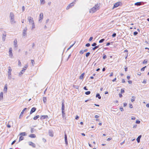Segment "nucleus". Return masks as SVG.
<instances>
[{"instance_id": "obj_1", "label": "nucleus", "mask_w": 149, "mask_h": 149, "mask_svg": "<svg viewBox=\"0 0 149 149\" xmlns=\"http://www.w3.org/2000/svg\"><path fill=\"white\" fill-rule=\"evenodd\" d=\"M99 6L98 4H96L95 6L93 7L90 10V12L93 13L95 12L96 10L99 9Z\"/></svg>"}, {"instance_id": "obj_2", "label": "nucleus", "mask_w": 149, "mask_h": 149, "mask_svg": "<svg viewBox=\"0 0 149 149\" xmlns=\"http://www.w3.org/2000/svg\"><path fill=\"white\" fill-rule=\"evenodd\" d=\"M10 22L12 23H15L14 19V15L13 13L11 12L10 13Z\"/></svg>"}, {"instance_id": "obj_3", "label": "nucleus", "mask_w": 149, "mask_h": 149, "mask_svg": "<svg viewBox=\"0 0 149 149\" xmlns=\"http://www.w3.org/2000/svg\"><path fill=\"white\" fill-rule=\"evenodd\" d=\"M12 71V69H11V68L10 67H8V78L10 79L11 78V72Z\"/></svg>"}, {"instance_id": "obj_4", "label": "nucleus", "mask_w": 149, "mask_h": 149, "mask_svg": "<svg viewBox=\"0 0 149 149\" xmlns=\"http://www.w3.org/2000/svg\"><path fill=\"white\" fill-rule=\"evenodd\" d=\"M28 19L30 23H31V24L34 23V21L33 20V18L32 17H29L28 18Z\"/></svg>"}, {"instance_id": "obj_5", "label": "nucleus", "mask_w": 149, "mask_h": 149, "mask_svg": "<svg viewBox=\"0 0 149 149\" xmlns=\"http://www.w3.org/2000/svg\"><path fill=\"white\" fill-rule=\"evenodd\" d=\"M9 56L10 58H12L13 56L12 54V49L11 47L10 48L9 51Z\"/></svg>"}, {"instance_id": "obj_6", "label": "nucleus", "mask_w": 149, "mask_h": 149, "mask_svg": "<svg viewBox=\"0 0 149 149\" xmlns=\"http://www.w3.org/2000/svg\"><path fill=\"white\" fill-rule=\"evenodd\" d=\"M65 101L64 100H63L62 101V111H65V105H64Z\"/></svg>"}, {"instance_id": "obj_7", "label": "nucleus", "mask_w": 149, "mask_h": 149, "mask_svg": "<svg viewBox=\"0 0 149 149\" xmlns=\"http://www.w3.org/2000/svg\"><path fill=\"white\" fill-rule=\"evenodd\" d=\"M75 3L74 2H73L70 4H69L67 7L66 9L68 10L71 7H72L74 6V5Z\"/></svg>"}, {"instance_id": "obj_8", "label": "nucleus", "mask_w": 149, "mask_h": 149, "mask_svg": "<svg viewBox=\"0 0 149 149\" xmlns=\"http://www.w3.org/2000/svg\"><path fill=\"white\" fill-rule=\"evenodd\" d=\"M64 138H65V144L66 146H67L68 144V140H67V134L65 133V134Z\"/></svg>"}, {"instance_id": "obj_9", "label": "nucleus", "mask_w": 149, "mask_h": 149, "mask_svg": "<svg viewBox=\"0 0 149 149\" xmlns=\"http://www.w3.org/2000/svg\"><path fill=\"white\" fill-rule=\"evenodd\" d=\"M43 17V13H41L40 15V16L39 19V22H41L42 20V19Z\"/></svg>"}, {"instance_id": "obj_10", "label": "nucleus", "mask_w": 149, "mask_h": 149, "mask_svg": "<svg viewBox=\"0 0 149 149\" xmlns=\"http://www.w3.org/2000/svg\"><path fill=\"white\" fill-rule=\"evenodd\" d=\"M40 118L41 120H44L45 119L48 118V117L47 115H42L40 116Z\"/></svg>"}, {"instance_id": "obj_11", "label": "nucleus", "mask_w": 149, "mask_h": 149, "mask_svg": "<svg viewBox=\"0 0 149 149\" xmlns=\"http://www.w3.org/2000/svg\"><path fill=\"white\" fill-rule=\"evenodd\" d=\"M29 144V145L31 146L33 148L36 147V145L35 143H33L32 142L29 141L28 142Z\"/></svg>"}, {"instance_id": "obj_12", "label": "nucleus", "mask_w": 149, "mask_h": 149, "mask_svg": "<svg viewBox=\"0 0 149 149\" xmlns=\"http://www.w3.org/2000/svg\"><path fill=\"white\" fill-rule=\"evenodd\" d=\"M27 31V28L26 27L25 28V29H24L23 30V35L24 36L26 35V32Z\"/></svg>"}, {"instance_id": "obj_13", "label": "nucleus", "mask_w": 149, "mask_h": 149, "mask_svg": "<svg viewBox=\"0 0 149 149\" xmlns=\"http://www.w3.org/2000/svg\"><path fill=\"white\" fill-rule=\"evenodd\" d=\"M36 108L35 107H33L32 108L30 111V114H32L36 110Z\"/></svg>"}, {"instance_id": "obj_14", "label": "nucleus", "mask_w": 149, "mask_h": 149, "mask_svg": "<svg viewBox=\"0 0 149 149\" xmlns=\"http://www.w3.org/2000/svg\"><path fill=\"white\" fill-rule=\"evenodd\" d=\"M14 45L15 47H17V40L16 39H15L14 41Z\"/></svg>"}, {"instance_id": "obj_15", "label": "nucleus", "mask_w": 149, "mask_h": 149, "mask_svg": "<svg viewBox=\"0 0 149 149\" xmlns=\"http://www.w3.org/2000/svg\"><path fill=\"white\" fill-rule=\"evenodd\" d=\"M27 109L26 108H24L22 111L20 115L19 118H20L21 117H22L24 111Z\"/></svg>"}, {"instance_id": "obj_16", "label": "nucleus", "mask_w": 149, "mask_h": 149, "mask_svg": "<svg viewBox=\"0 0 149 149\" xmlns=\"http://www.w3.org/2000/svg\"><path fill=\"white\" fill-rule=\"evenodd\" d=\"M121 3L120 2H118L115 3L113 6V8H116L118 7V6L120 5L121 4Z\"/></svg>"}, {"instance_id": "obj_17", "label": "nucleus", "mask_w": 149, "mask_h": 149, "mask_svg": "<svg viewBox=\"0 0 149 149\" xmlns=\"http://www.w3.org/2000/svg\"><path fill=\"white\" fill-rule=\"evenodd\" d=\"M49 136L53 137V131L51 130H49Z\"/></svg>"}, {"instance_id": "obj_18", "label": "nucleus", "mask_w": 149, "mask_h": 149, "mask_svg": "<svg viewBox=\"0 0 149 149\" xmlns=\"http://www.w3.org/2000/svg\"><path fill=\"white\" fill-rule=\"evenodd\" d=\"M141 136H142L141 135H140L139 136H138V137L137 138L136 140V141H137L138 143H139L140 142V140L141 138Z\"/></svg>"}, {"instance_id": "obj_19", "label": "nucleus", "mask_w": 149, "mask_h": 149, "mask_svg": "<svg viewBox=\"0 0 149 149\" xmlns=\"http://www.w3.org/2000/svg\"><path fill=\"white\" fill-rule=\"evenodd\" d=\"M29 137L31 138H35L36 137V135L34 134H31L29 135Z\"/></svg>"}, {"instance_id": "obj_20", "label": "nucleus", "mask_w": 149, "mask_h": 149, "mask_svg": "<svg viewBox=\"0 0 149 149\" xmlns=\"http://www.w3.org/2000/svg\"><path fill=\"white\" fill-rule=\"evenodd\" d=\"M84 73H82L80 76L79 77V79H82L84 77Z\"/></svg>"}, {"instance_id": "obj_21", "label": "nucleus", "mask_w": 149, "mask_h": 149, "mask_svg": "<svg viewBox=\"0 0 149 149\" xmlns=\"http://www.w3.org/2000/svg\"><path fill=\"white\" fill-rule=\"evenodd\" d=\"M3 93L2 92H1L0 93V101L3 99Z\"/></svg>"}, {"instance_id": "obj_22", "label": "nucleus", "mask_w": 149, "mask_h": 149, "mask_svg": "<svg viewBox=\"0 0 149 149\" xmlns=\"http://www.w3.org/2000/svg\"><path fill=\"white\" fill-rule=\"evenodd\" d=\"M96 97H98L99 99H100L101 98V97L100 96V94L98 93H97L96 94Z\"/></svg>"}, {"instance_id": "obj_23", "label": "nucleus", "mask_w": 149, "mask_h": 149, "mask_svg": "<svg viewBox=\"0 0 149 149\" xmlns=\"http://www.w3.org/2000/svg\"><path fill=\"white\" fill-rule=\"evenodd\" d=\"M7 84H6L5 85L4 88V91L5 92H6L7 91Z\"/></svg>"}, {"instance_id": "obj_24", "label": "nucleus", "mask_w": 149, "mask_h": 149, "mask_svg": "<svg viewBox=\"0 0 149 149\" xmlns=\"http://www.w3.org/2000/svg\"><path fill=\"white\" fill-rule=\"evenodd\" d=\"M62 117L64 118L65 117V111H62Z\"/></svg>"}, {"instance_id": "obj_25", "label": "nucleus", "mask_w": 149, "mask_h": 149, "mask_svg": "<svg viewBox=\"0 0 149 149\" xmlns=\"http://www.w3.org/2000/svg\"><path fill=\"white\" fill-rule=\"evenodd\" d=\"M99 45H98L97 46H95L94 47H93L92 48V50H93V51H94L96 49H97L98 48H99Z\"/></svg>"}, {"instance_id": "obj_26", "label": "nucleus", "mask_w": 149, "mask_h": 149, "mask_svg": "<svg viewBox=\"0 0 149 149\" xmlns=\"http://www.w3.org/2000/svg\"><path fill=\"white\" fill-rule=\"evenodd\" d=\"M43 102L44 103H45L46 102L47 100V99L46 97H43Z\"/></svg>"}, {"instance_id": "obj_27", "label": "nucleus", "mask_w": 149, "mask_h": 149, "mask_svg": "<svg viewBox=\"0 0 149 149\" xmlns=\"http://www.w3.org/2000/svg\"><path fill=\"white\" fill-rule=\"evenodd\" d=\"M19 135L22 136H25L26 135V133L25 132H22Z\"/></svg>"}, {"instance_id": "obj_28", "label": "nucleus", "mask_w": 149, "mask_h": 149, "mask_svg": "<svg viewBox=\"0 0 149 149\" xmlns=\"http://www.w3.org/2000/svg\"><path fill=\"white\" fill-rule=\"evenodd\" d=\"M24 139V137H23L22 136H20V137H19V142L20 141H21L23 140Z\"/></svg>"}, {"instance_id": "obj_29", "label": "nucleus", "mask_w": 149, "mask_h": 149, "mask_svg": "<svg viewBox=\"0 0 149 149\" xmlns=\"http://www.w3.org/2000/svg\"><path fill=\"white\" fill-rule=\"evenodd\" d=\"M39 117V115H37L36 116H35L33 118V119L34 120H36Z\"/></svg>"}, {"instance_id": "obj_30", "label": "nucleus", "mask_w": 149, "mask_h": 149, "mask_svg": "<svg viewBox=\"0 0 149 149\" xmlns=\"http://www.w3.org/2000/svg\"><path fill=\"white\" fill-rule=\"evenodd\" d=\"M75 42H74V43H73V44L72 45H70L68 49H67V50H69V49H70L72 47H73V46L74 45V44H75Z\"/></svg>"}, {"instance_id": "obj_31", "label": "nucleus", "mask_w": 149, "mask_h": 149, "mask_svg": "<svg viewBox=\"0 0 149 149\" xmlns=\"http://www.w3.org/2000/svg\"><path fill=\"white\" fill-rule=\"evenodd\" d=\"M132 97L133 98L131 99V101L132 102H133L134 101L135 97L134 96H132Z\"/></svg>"}, {"instance_id": "obj_32", "label": "nucleus", "mask_w": 149, "mask_h": 149, "mask_svg": "<svg viewBox=\"0 0 149 149\" xmlns=\"http://www.w3.org/2000/svg\"><path fill=\"white\" fill-rule=\"evenodd\" d=\"M73 87L74 88L77 89H78V88H79V86L78 85H73Z\"/></svg>"}, {"instance_id": "obj_33", "label": "nucleus", "mask_w": 149, "mask_h": 149, "mask_svg": "<svg viewBox=\"0 0 149 149\" xmlns=\"http://www.w3.org/2000/svg\"><path fill=\"white\" fill-rule=\"evenodd\" d=\"M134 4L135 6H140L141 4V2H137L135 3Z\"/></svg>"}, {"instance_id": "obj_34", "label": "nucleus", "mask_w": 149, "mask_h": 149, "mask_svg": "<svg viewBox=\"0 0 149 149\" xmlns=\"http://www.w3.org/2000/svg\"><path fill=\"white\" fill-rule=\"evenodd\" d=\"M105 39L104 38L102 39L99 41V43H101L103 42L104 40Z\"/></svg>"}, {"instance_id": "obj_35", "label": "nucleus", "mask_w": 149, "mask_h": 149, "mask_svg": "<svg viewBox=\"0 0 149 149\" xmlns=\"http://www.w3.org/2000/svg\"><path fill=\"white\" fill-rule=\"evenodd\" d=\"M107 56L106 55L104 54H103V58L104 59H105L106 58Z\"/></svg>"}, {"instance_id": "obj_36", "label": "nucleus", "mask_w": 149, "mask_h": 149, "mask_svg": "<svg viewBox=\"0 0 149 149\" xmlns=\"http://www.w3.org/2000/svg\"><path fill=\"white\" fill-rule=\"evenodd\" d=\"M90 53L89 52H88L86 54V57H88L90 55Z\"/></svg>"}, {"instance_id": "obj_37", "label": "nucleus", "mask_w": 149, "mask_h": 149, "mask_svg": "<svg viewBox=\"0 0 149 149\" xmlns=\"http://www.w3.org/2000/svg\"><path fill=\"white\" fill-rule=\"evenodd\" d=\"M91 92L90 91H88L85 92V94L86 95H88L91 93Z\"/></svg>"}, {"instance_id": "obj_38", "label": "nucleus", "mask_w": 149, "mask_h": 149, "mask_svg": "<svg viewBox=\"0 0 149 149\" xmlns=\"http://www.w3.org/2000/svg\"><path fill=\"white\" fill-rule=\"evenodd\" d=\"M23 72L21 70V71L19 73V76L21 77L22 75V74L23 73Z\"/></svg>"}, {"instance_id": "obj_39", "label": "nucleus", "mask_w": 149, "mask_h": 149, "mask_svg": "<svg viewBox=\"0 0 149 149\" xmlns=\"http://www.w3.org/2000/svg\"><path fill=\"white\" fill-rule=\"evenodd\" d=\"M6 35L5 34H3V40L4 41L5 40V37H6Z\"/></svg>"}, {"instance_id": "obj_40", "label": "nucleus", "mask_w": 149, "mask_h": 149, "mask_svg": "<svg viewBox=\"0 0 149 149\" xmlns=\"http://www.w3.org/2000/svg\"><path fill=\"white\" fill-rule=\"evenodd\" d=\"M146 66H145L142 68L141 70V71H143L144 70L145 68H146Z\"/></svg>"}, {"instance_id": "obj_41", "label": "nucleus", "mask_w": 149, "mask_h": 149, "mask_svg": "<svg viewBox=\"0 0 149 149\" xmlns=\"http://www.w3.org/2000/svg\"><path fill=\"white\" fill-rule=\"evenodd\" d=\"M125 92V90H124V88H122L121 89V93H123Z\"/></svg>"}, {"instance_id": "obj_42", "label": "nucleus", "mask_w": 149, "mask_h": 149, "mask_svg": "<svg viewBox=\"0 0 149 149\" xmlns=\"http://www.w3.org/2000/svg\"><path fill=\"white\" fill-rule=\"evenodd\" d=\"M31 62L32 65L33 66H34V63H35V62H34V60H31Z\"/></svg>"}, {"instance_id": "obj_43", "label": "nucleus", "mask_w": 149, "mask_h": 149, "mask_svg": "<svg viewBox=\"0 0 149 149\" xmlns=\"http://www.w3.org/2000/svg\"><path fill=\"white\" fill-rule=\"evenodd\" d=\"M32 24V26L31 29H33L35 28V25L34 24V23H33Z\"/></svg>"}, {"instance_id": "obj_44", "label": "nucleus", "mask_w": 149, "mask_h": 149, "mask_svg": "<svg viewBox=\"0 0 149 149\" xmlns=\"http://www.w3.org/2000/svg\"><path fill=\"white\" fill-rule=\"evenodd\" d=\"M40 1L41 4H44L45 3V0H40Z\"/></svg>"}, {"instance_id": "obj_45", "label": "nucleus", "mask_w": 149, "mask_h": 149, "mask_svg": "<svg viewBox=\"0 0 149 149\" xmlns=\"http://www.w3.org/2000/svg\"><path fill=\"white\" fill-rule=\"evenodd\" d=\"M34 129L33 128H31V133H33L34 132Z\"/></svg>"}, {"instance_id": "obj_46", "label": "nucleus", "mask_w": 149, "mask_h": 149, "mask_svg": "<svg viewBox=\"0 0 149 149\" xmlns=\"http://www.w3.org/2000/svg\"><path fill=\"white\" fill-rule=\"evenodd\" d=\"M96 45L97 44L95 42H94L92 45H91L93 47H95L96 46Z\"/></svg>"}, {"instance_id": "obj_47", "label": "nucleus", "mask_w": 149, "mask_h": 149, "mask_svg": "<svg viewBox=\"0 0 149 149\" xmlns=\"http://www.w3.org/2000/svg\"><path fill=\"white\" fill-rule=\"evenodd\" d=\"M116 33H113V34L112 35V37H115L116 36Z\"/></svg>"}, {"instance_id": "obj_48", "label": "nucleus", "mask_w": 149, "mask_h": 149, "mask_svg": "<svg viewBox=\"0 0 149 149\" xmlns=\"http://www.w3.org/2000/svg\"><path fill=\"white\" fill-rule=\"evenodd\" d=\"M140 123V121L138 120H136V123L137 124H139Z\"/></svg>"}, {"instance_id": "obj_49", "label": "nucleus", "mask_w": 149, "mask_h": 149, "mask_svg": "<svg viewBox=\"0 0 149 149\" xmlns=\"http://www.w3.org/2000/svg\"><path fill=\"white\" fill-rule=\"evenodd\" d=\"M138 32L137 31H135L134 32V36H136L138 34Z\"/></svg>"}, {"instance_id": "obj_50", "label": "nucleus", "mask_w": 149, "mask_h": 149, "mask_svg": "<svg viewBox=\"0 0 149 149\" xmlns=\"http://www.w3.org/2000/svg\"><path fill=\"white\" fill-rule=\"evenodd\" d=\"M120 110L121 111H123L124 110L123 108L122 107H120Z\"/></svg>"}, {"instance_id": "obj_51", "label": "nucleus", "mask_w": 149, "mask_h": 149, "mask_svg": "<svg viewBox=\"0 0 149 149\" xmlns=\"http://www.w3.org/2000/svg\"><path fill=\"white\" fill-rule=\"evenodd\" d=\"M84 52V50H80L79 52V53L80 54H83V53Z\"/></svg>"}, {"instance_id": "obj_52", "label": "nucleus", "mask_w": 149, "mask_h": 149, "mask_svg": "<svg viewBox=\"0 0 149 149\" xmlns=\"http://www.w3.org/2000/svg\"><path fill=\"white\" fill-rule=\"evenodd\" d=\"M18 65L20 66H21V63L19 60H18Z\"/></svg>"}, {"instance_id": "obj_53", "label": "nucleus", "mask_w": 149, "mask_h": 149, "mask_svg": "<svg viewBox=\"0 0 149 149\" xmlns=\"http://www.w3.org/2000/svg\"><path fill=\"white\" fill-rule=\"evenodd\" d=\"M90 43H87L86 45V47H89L90 46Z\"/></svg>"}, {"instance_id": "obj_54", "label": "nucleus", "mask_w": 149, "mask_h": 149, "mask_svg": "<svg viewBox=\"0 0 149 149\" xmlns=\"http://www.w3.org/2000/svg\"><path fill=\"white\" fill-rule=\"evenodd\" d=\"M22 12H23L25 10V7L24 6H23L22 7Z\"/></svg>"}, {"instance_id": "obj_55", "label": "nucleus", "mask_w": 149, "mask_h": 149, "mask_svg": "<svg viewBox=\"0 0 149 149\" xmlns=\"http://www.w3.org/2000/svg\"><path fill=\"white\" fill-rule=\"evenodd\" d=\"M79 117L78 116L76 115L75 116V119L76 120H78L79 119Z\"/></svg>"}, {"instance_id": "obj_56", "label": "nucleus", "mask_w": 149, "mask_h": 149, "mask_svg": "<svg viewBox=\"0 0 149 149\" xmlns=\"http://www.w3.org/2000/svg\"><path fill=\"white\" fill-rule=\"evenodd\" d=\"M93 39V37H90L89 39V41H91Z\"/></svg>"}, {"instance_id": "obj_57", "label": "nucleus", "mask_w": 149, "mask_h": 149, "mask_svg": "<svg viewBox=\"0 0 149 149\" xmlns=\"http://www.w3.org/2000/svg\"><path fill=\"white\" fill-rule=\"evenodd\" d=\"M128 83L129 84H131L132 83V81L131 80H129L128 81Z\"/></svg>"}, {"instance_id": "obj_58", "label": "nucleus", "mask_w": 149, "mask_h": 149, "mask_svg": "<svg viewBox=\"0 0 149 149\" xmlns=\"http://www.w3.org/2000/svg\"><path fill=\"white\" fill-rule=\"evenodd\" d=\"M71 56V54H70V55H69L68 56V59L67 60V61H68V59H69V58Z\"/></svg>"}, {"instance_id": "obj_59", "label": "nucleus", "mask_w": 149, "mask_h": 149, "mask_svg": "<svg viewBox=\"0 0 149 149\" xmlns=\"http://www.w3.org/2000/svg\"><path fill=\"white\" fill-rule=\"evenodd\" d=\"M16 141L15 140H14L12 142V143H11V145H13L16 142Z\"/></svg>"}, {"instance_id": "obj_60", "label": "nucleus", "mask_w": 149, "mask_h": 149, "mask_svg": "<svg viewBox=\"0 0 149 149\" xmlns=\"http://www.w3.org/2000/svg\"><path fill=\"white\" fill-rule=\"evenodd\" d=\"M131 119L132 120H134L136 119V118L134 116H132Z\"/></svg>"}, {"instance_id": "obj_61", "label": "nucleus", "mask_w": 149, "mask_h": 149, "mask_svg": "<svg viewBox=\"0 0 149 149\" xmlns=\"http://www.w3.org/2000/svg\"><path fill=\"white\" fill-rule=\"evenodd\" d=\"M42 141L45 143L46 141V140L44 138L42 139Z\"/></svg>"}, {"instance_id": "obj_62", "label": "nucleus", "mask_w": 149, "mask_h": 149, "mask_svg": "<svg viewBox=\"0 0 149 149\" xmlns=\"http://www.w3.org/2000/svg\"><path fill=\"white\" fill-rule=\"evenodd\" d=\"M119 96L121 98V97H122L123 96H122V93H120L119 94Z\"/></svg>"}, {"instance_id": "obj_63", "label": "nucleus", "mask_w": 149, "mask_h": 149, "mask_svg": "<svg viewBox=\"0 0 149 149\" xmlns=\"http://www.w3.org/2000/svg\"><path fill=\"white\" fill-rule=\"evenodd\" d=\"M84 89L85 90H88V89L87 88L86 86H84Z\"/></svg>"}, {"instance_id": "obj_64", "label": "nucleus", "mask_w": 149, "mask_h": 149, "mask_svg": "<svg viewBox=\"0 0 149 149\" xmlns=\"http://www.w3.org/2000/svg\"><path fill=\"white\" fill-rule=\"evenodd\" d=\"M110 44V42H107V43L106 45L107 46H109Z\"/></svg>"}]
</instances>
